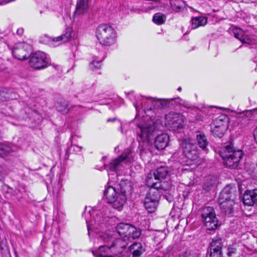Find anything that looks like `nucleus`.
Wrapping results in <instances>:
<instances>
[{
    "label": "nucleus",
    "instance_id": "nucleus-1",
    "mask_svg": "<svg viewBox=\"0 0 257 257\" xmlns=\"http://www.w3.org/2000/svg\"><path fill=\"white\" fill-rule=\"evenodd\" d=\"M100 242L107 244V245H101L97 249L92 251L95 257H128V247L127 241L122 239L114 240L112 235L102 232L98 238Z\"/></svg>",
    "mask_w": 257,
    "mask_h": 257
},
{
    "label": "nucleus",
    "instance_id": "nucleus-2",
    "mask_svg": "<svg viewBox=\"0 0 257 257\" xmlns=\"http://www.w3.org/2000/svg\"><path fill=\"white\" fill-rule=\"evenodd\" d=\"M128 181L121 179L115 187L109 186L104 190V195L108 203L114 209H122L127 200Z\"/></svg>",
    "mask_w": 257,
    "mask_h": 257
},
{
    "label": "nucleus",
    "instance_id": "nucleus-3",
    "mask_svg": "<svg viewBox=\"0 0 257 257\" xmlns=\"http://www.w3.org/2000/svg\"><path fill=\"white\" fill-rule=\"evenodd\" d=\"M220 155L224 161L226 167L235 169L238 165L243 153L241 150L235 149L231 142H229L221 148Z\"/></svg>",
    "mask_w": 257,
    "mask_h": 257
},
{
    "label": "nucleus",
    "instance_id": "nucleus-4",
    "mask_svg": "<svg viewBox=\"0 0 257 257\" xmlns=\"http://www.w3.org/2000/svg\"><path fill=\"white\" fill-rule=\"evenodd\" d=\"M236 192L235 188L232 187L230 185H228L220 194L218 202L220 209L226 215L230 216L233 212L235 205L234 199Z\"/></svg>",
    "mask_w": 257,
    "mask_h": 257
},
{
    "label": "nucleus",
    "instance_id": "nucleus-5",
    "mask_svg": "<svg viewBox=\"0 0 257 257\" xmlns=\"http://www.w3.org/2000/svg\"><path fill=\"white\" fill-rule=\"evenodd\" d=\"M96 36L100 43L104 46H110L115 43L117 35L114 29L107 24H101L96 30Z\"/></svg>",
    "mask_w": 257,
    "mask_h": 257
},
{
    "label": "nucleus",
    "instance_id": "nucleus-6",
    "mask_svg": "<svg viewBox=\"0 0 257 257\" xmlns=\"http://www.w3.org/2000/svg\"><path fill=\"white\" fill-rule=\"evenodd\" d=\"M146 185L151 188L150 191L158 190L162 193V191H167L171 187L170 184L166 181H160L154 171L149 173L146 180Z\"/></svg>",
    "mask_w": 257,
    "mask_h": 257
},
{
    "label": "nucleus",
    "instance_id": "nucleus-7",
    "mask_svg": "<svg viewBox=\"0 0 257 257\" xmlns=\"http://www.w3.org/2000/svg\"><path fill=\"white\" fill-rule=\"evenodd\" d=\"M180 147L185 157L188 159V164L198 159V150L196 146L190 139H184L180 144Z\"/></svg>",
    "mask_w": 257,
    "mask_h": 257
},
{
    "label": "nucleus",
    "instance_id": "nucleus-8",
    "mask_svg": "<svg viewBox=\"0 0 257 257\" xmlns=\"http://www.w3.org/2000/svg\"><path fill=\"white\" fill-rule=\"evenodd\" d=\"M201 216L202 221L208 230H212L216 228L218 219L213 207L209 206L204 207L203 209Z\"/></svg>",
    "mask_w": 257,
    "mask_h": 257
},
{
    "label": "nucleus",
    "instance_id": "nucleus-9",
    "mask_svg": "<svg viewBox=\"0 0 257 257\" xmlns=\"http://www.w3.org/2000/svg\"><path fill=\"white\" fill-rule=\"evenodd\" d=\"M165 120L166 125L174 131L184 125V117L179 113L170 112L165 115Z\"/></svg>",
    "mask_w": 257,
    "mask_h": 257
},
{
    "label": "nucleus",
    "instance_id": "nucleus-10",
    "mask_svg": "<svg viewBox=\"0 0 257 257\" xmlns=\"http://www.w3.org/2000/svg\"><path fill=\"white\" fill-rule=\"evenodd\" d=\"M29 64L31 67L35 69H41L47 67L49 61L45 53L38 51L30 57Z\"/></svg>",
    "mask_w": 257,
    "mask_h": 257
},
{
    "label": "nucleus",
    "instance_id": "nucleus-11",
    "mask_svg": "<svg viewBox=\"0 0 257 257\" xmlns=\"http://www.w3.org/2000/svg\"><path fill=\"white\" fill-rule=\"evenodd\" d=\"M31 52V46L25 42L16 44L12 50L14 57L20 60L27 59Z\"/></svg>",
    "mask_w": 257,
    "mask_h": 257
},
{
    "label": "nucleus",
    "instance_id": "nucleus-12",
    "mask_svg": "<svg viewBox=\"0 0 257 257\" xmlns=\"http://www.w3.org/2000/svg\"><path fill=\"white\" fill-rule=\"evenodd\" d=\"M128 161V153H125L117 158L112 160L108 164H104V169L107 171L121 170L123 165H126Z\"/></svg>",
    "mask_w": 257,
    "mask_h": 257
},
{
    "label": "nucleus",
    "instance_id": "nucleus-13",
    "mask_svg": "<svg viewBox=\"0 0 257 257\" xmlns=\"http://www.w3.org/2000/svg\"><path fill=\"white\" fill-rule=\"evenodd\" d=\"M161 193L158 190L150 191L145 198L144 206L149 212H153L156 209Z\"/></svg>",
    "mask_w": 257,
    "mask_h": 257
},
{
    "label": "nucleus",
    "instance_id": "nucleus-14",
    "mask_svg": "<svg viewBox=\"0 0 257 257\" xmlns=\"http://www.w3.org/2000/svg\"><path fill=\"white\" fill-rule=\"evenodd\" d=\"M222 239L219 237H215L212 239L209 245L210 257H222Z\"/></svg>",
    "mask_w": 257,
    "mask_h": 257
},
{
    "label": "nucleus",
    "instance_id": "nucleus-15",
    "mask_svg": "<svg viewBox=\"0 0 257 257\" xmlns=\"http://www.w3.org/2000/svg\"><path fill=\"white\" fill-rule=\"evenodd\" d=\"M138 127L140 130V137L143 141L150 140V137L156 129L154 123L150 121L146 124H139Z\"/></svg>",
    "mask_w": 257,
    "mask_h": 257
},
{
    "label": "nucleus",
    "instance_id": "nucleus-16",
    "mask_svg": "<svg viewBox=\"0 0 257 257\" xmlns=\"http://www.w3.org/2000/svg\"><path fill=\"white\" fill-rule=\"evenodd\" d=\"M72 32L73 30L72 28H67L64 34L58 37L50 39V45L53 46H56L68 42L72 37Z\"/></svg>",
    "mask_w": 257,
    "mask_h": 257
},
{
    "label": "nucleus",
    "instance_id": "nucleus-17",
    "mask_svg": "<svg viewBox=\"0 0 257 257\" xmlns=\"http://www.w3.org/2000/svg\"><path fill=\"white\" fill-rule=\"evenodd\" d=\"M243 203L248 206L257 203V189L246 191L243 196Z\"/></svg>",
    "mask_w": 257,
    "mask_h": 257
},
{
    "label": "nucleus",
    "instance_id": "nucleus-18",
    "mask_svg": "<svg viewBox=\"0 0 257 257\" xmlns=\"http://www.w3.org/2000/svg\"><path fill=\"white\" fill-rule=\"evenodd\" d=\"M169 141V137L166 134H161L155 138L154 145L157 150H163L168 146Z\"/></svg>",
    "mask_w": 257,
    "mask_h": 257
},
{
    "label": "nucleus",
    "instance_id": "nucleus-19",
    "mask_svg": "<svg viewBox=\"0 0 257 257\" xmlns=\"http://www.w3.org/2000/svg\"><path fill=\"white\" fill-rule=\"evenodd\" d=\"M88 8V0H77L74 16L83 15L87 12Z\"/></svg>",
    "mask_w": 257,
    "mask_h": 257
},
{
    "label": "nucleus",
    "instance_id": "nucleus-20",
    "mask_svg": "<svg viewBox=\"0 0 257 257\" xmlns=\"http://www.w3.org/2000/svg\"><path fill=\"white\" fill-rule=\"evenodd\" d=\"M227 122V118L225 116H220L213 121L211 128H219L221 132H226L228 127Z\"/></svg>",
    "mask_w": 257,
    "mask_h": 257
},
{
    "label": "nucleus",
    "instance_id": "nucleus-21",
    "mask_svg": "<svg viewBox=\"0 0 257 257\" xmlns=\"http://www.w3.org/2000/svg\"><path fill=\"white\" fill-rule=\"evenodd\" d=\"M116 229L117 233L121 237L117 239L126 240L127 241V247H128V236L127 235V232L128 231V224L121 222L117 224Z\"/></svg>",
    "mask_w": 257,
    "mask_h": 257
},
{
    "label": "nucleus",
    "instance_id": "nucleus-22",
    "mask_svg": "<svg viewBox=\"0 0 257 257\" xmlns=\"http://www.w3.org/2000/svg\"><path fill=\"white\" fill-rule=\"evenodd\" d=\"M145 251V248L140 242H135L130 246V253L132 257H140Z\"/></svg>",
    "mask_w": 257,
    "mask_h": 257
},
{
    "label": "nucleus",
    "instance_id": "nucleus-23",
    "mask_svg": "<svg viewBox=\"0 0 257 257\" xmlns=\"http://www.w3.org/2000/svg\"><path fill=\"white\" fill-rule=\"evenodd\" d=\"M142 106V108L144 111L146 110H151L153 109V98H145L142 97L141 102L139 103ZM137 111H138L139 103H134Z\"/></svg>",
    "mask_w": 257,
    "mask_h": 257
},
{
    "label": "nucleus",
    "instance_id": "nucleus-24",
    "mask_svg": "<svg viewBox=\"0 0 257 257\" xmlns=\"http://www.w3.org/2000/svg\"><path fill=\"white\" fill-rule=\"evenodd\" d=\"M256 110H257V108L240 112L237 116L238 121L242 122V123L247 122L250 120L253 115V112Z\"/></svg>",
    "mask_w": 257,
    "mask_h": 257
},
{
    "label": "nucleus",
    "instance_id": "nucleus-25",
    "mask_svg": "<svg viewBox=\"0 0 257 257\" xmlns=\"http://www.w3.org/2000/svg\"><path fill=\"white\" fill-rule=\"evenodd\" d=\"M16 149L13 145L0 143V157L3 158L9 153L15 151Z\"/></svg>",
    "mask_w": 257,
    "mask_h": 257
},
{
    "label": "nucleus",
    "instance_id": "nucleus-26",
    "mask_svg": "<svg viewBox=\"0 0 257 257\" xmlns=\"http://www.w3.org/2000/svg\"><path fill=\"white\" fill-rule=\"evenodd\" d=\"M192 29H195L200 26H205L207 22V20L204 17L193 18L191 20Z\"/></svg>",
    "mask_w": 257,
    "mask_h": 257
},
{
    "label": "nucleus",
    "instance_id": "nucleus-27",
    "mask_svg": "<svg viewBox=\"0 0 257 257\" xmlns=\"http://www.w3.org/2000/svg\"><path fill=\"white\" fill-rule=\"evenodd\" d=\"M2 190L5 195V197L7 198L11 197L12 196H16L20 192V190L18 189H13L6 184L2 186Z\"/></svg>",
    "mask_w": 257,
    "mask_h": 257
},
{
    "label": "nucleus",
    "instance_id": "nucleus-28",
    "mask_svg": "<svg viewBox=\"0 0 257 257\" xmlns=\"http://www.w3.org/2000/svg\"><path fill=\"white\" fill-rule=\"evenodd\" d=\"M217 184V178L213 176L207 179L205 181L203 189L207 191H209L215 188Z\"/></svg>",
    "mask_w": 257,
    "mask_h": 257
},
{
    "label": "nucleus",
    "instance_id": "nucleus-29",
    "mask_svg": "<svg viewBox=\"0 0 257 257\" xmlns=\"http://www.w3.org/2000/svg\"><path fill=\"white\" fill-rule=\"evenodd\" d=\"M57 110L63 114H66L69 111L68 103L67 101L61 99L56 105Z\"/></svg>",
    "mask_w": 257,
    "mask_h": 257
},
{
    "label": "nucleus",
    "instance_id": "nucleus-30",
    "mask_svg": "<svg viewBox=\"0 0 257 257\" xmlns=\"http://www.w3.org/2000/svg\"><path fill=\"white\" fill-rule=\"evenodd\" d=\"M154 172L160 181H162L161 180L165 178L169 174L167 168L163 166L157 168V169L154 171Z\"/></svg>",
    "mask_w": 257,
    "mask_h": 257
},
{
    "label": "nucleus",
    "instance_id": "nucleus-31",
    "mask_svg": "<svg viewBox=\"0 0 257 257\" xmlns=\"http://www.w3.org/2000/svg\"><path fill=\"white\" fill-rule=\"evenodd\" d=\"M0 253L2 257H10V253L7 246V240L3 239L0 242Z\"/></svg>",
    "mask_w": 257,
    "mask_h": 257
},
{
    "label": "nucleus",
    "instance_id": "nucleus-32",
    "mask_svg": "<svg viewBox=\"0 0 257 257\" xmlns=\"http://www.w3.org/2000/svg\"><path fill=\"white\" fill-rule=\"evenodd\" d=\"M196 140L199 146L203 149L206 148L208 143L206 136L200 132L196 135Z\"/></svg>",
    "mask_w": 257,
    "mask_h": 257
},
{
    "label": "nucleus",
    "instance_id": "nucleus-33",
    "mask_svg": "<svg viewBox=\"0 0 257 257\" xmlns=\"http://www.w3.org/2000/svg\"><path fill=\"white\" fill-rule=\"evenodd\" d=\"M168 106L167 99H156L153 98V109L166 108Z\"/></svg>",
    "mask_w": 257,
    "mask_h": 257
},
{
    "label": "nucleus",
    "instance_id": "nucleus-34",
    "mask_svg": "<svg viewBox=\"0 0 257 257\" xmlns=\"http://www.w3.org/2000/svg\"><path fill=\"white\" fill-rule=\"evenodd\" d=\"M141 235V230L130 224V237L133 239L139 238Z\"/></svg>",
    "mask_w": 257,
    "mask_h": 257
},
{
    "label": "nucleus",
    "instance_id": "nucleus-35",
    "mask_svg": "<svg viewBox=\"0 0 257 257\" xmlns=\"http://www.w3.org/2000/svg\"><path fill=\"white\" fill-rule=\"evenodd\" d=\"M166 18V16L164 14L158 13L154 15L153 21L157 25H162L165 23Z\"/></svg>",
    "mask_w": 257,
    "mask_h": 257
},
{
    "label": "nucleus",
    "instance_id": "nucleus-36",
    "mask_svg": "<svg viewBox=\"0 0 257 257\" xmlns=\"http://www.w3.org/2000/svg\"><path fill=\"white\" fill-rule=\"evenodd\" d=\"M28 113L30 114V118L33 119L34 121L38 123L41 122L42 117L37 111L29 110Z\"/></svg>",
    "mask_w": 257,
    "mask_h": 257
},
{
    "label": "nucleus",
    "instance_id": "nucleus-37",
    "mask_svg": "<svg viewBox=\"0 0 257 257\" xmlns=\"http://www.w3.org/2000/svg\"><path fill=\"white\" fill-rule=\"evenodd\" d=\"M232 32L234 37L239 40H240L241 38L244 37V32L240 28H234L232 30Z\"/></svg>",
    "mask_w": 257,
    "mask_h": 257
},
{
    "label": "nucleus",
    "instance_id": "nucleus-38",
    "mask_svg": "<svg viewBox=\"0 0 257 257\" xmlns=\"http://www.w3.org/2000/svg\"><path fill=\"white\" fill-rule=\"evenodd\" d=\"M100 61H96L95 60H93L89 63V69L92 71L95 70V69H99L101 67Z\"/></svg>",
    "mask_w": 257,
    "mask_h": 257
},
{
    "label": "nucleus",
    "instance_id": "nucleus-39",
    "mask_svg": "<svg viewBox=\"0 0 257 257\" xmlns=\"http://www.w3.org/2000/svg\"><path fill=\"white\" fill-rule=\"evenodd\" d=\"M179 257H199V254L192 251H186L181 254Z\"/></svg>",
    "mask_w": 257,
    "mask_h": 257
},
{
    "label": "nucleus",
    "instance_id": "nucleus-40",
    "mask_svg": "<svg viewBox=\"0 0 257 257\" xmlns=\"http://www.w3.org/2000/svg\"><path fill=\"white\" fill-rule=\"evenodd\" d=\"M212 132L214 136L221 138L223 136L225 132H221L219 128H211Z\"/></svg>",
    "mask_w": 257,
    "mask_h": 257
},
{
    "label": "nucleus",
    "instance_id": "nucleus-41",
    "mask_svg": "<svg viewBox=\"0 0 257 257\" xmlns=\"http://www.w3.org/2000/svg\"><path fill=\"white\" fill-rule=\"evenodd\" d=\"M240 41L243 43L249 44L250 43V40L248 37L245 35H244V37H243Z\"/></svg>",
    "mask_w": 257,
    "mask_h": 257
},
{
    "label": "nucleus",
    "instance_id": "nucleus-42",
    "mask_svg": "<svg viewBox=\"0 0 257 257\" xmlns=\"http://www.w3.org/2000/svg\"><path fill=\"white\" fill-rule=\"evenodd\" d=\"M70 149L74 151L79 152L82 149V147L76 145H72L70 147Z\"/></svg>",
    "mask_w": 257,
    "mask_h": 257
},
{
    "label": "nucleus",
    "instance_id": "nucleus-43",
    "mask_svg": "<svg viewBox=\"0 0 257 257\" xmlns=\"http://www.w3.org/2000/svg\"><path fill=\"white\" fill-rule=\"evenodd\" d=\"M24 33V29L23 28H19L17 30V34L19 36L22 35Z\"/></svg>",
    "mask_w": 257,
    "mask_h": 257
},
{
    "label": "nucleus",
    "instance_id": "nucleus-44",
    "mask_svg": "<svg viewBox=\"0 0 257 257\" xmlns=\"http://www.w3.org/2000/svg\"><path fill=\"white\" fill-rule=\"evenodd\" d=\"M253 136L254 140L257 144V127L254 130Z\"/></svg>",
    "mask_w": 257,
    "mask_h": 257
},
{
    "label": "nucleus",
    "instance_id": "nucleus-45",
    "mask_svg": "<svg viewBox=\"0 0 257 257\" xmlns=\"http://www.w3.org/2000/svg\"><path fill=\"white\" fill-rule=\"evenodd\" d=\"M86 223H87V229H88V234H89V231H90V230L91 229V227L90 226L91 225H92V223H90V224L88 223L87 221H86Z\"/></svg>",
    "mask_w": 257,
    "mask_h": 257
},
{
    "label": "nucleus",
    "instance_id": "nucleus-46",
    "mask_svg": "<svg viewBox=\"0 0 257 257\" xmlns=\"http://www.w3.org/2000/svg\"><path fill=\"white\" fill-rule=\"evenodd\" d=\"M115 118H108L107 119V122H111V121H113L115 120Z\"/></svg>",
    "mask_w": 257,
    "mask_h": 257
},
{
    "label": "nucleus",
    "instance_id": "nucleus-47",
    "mask_svg": "<svg viewBox=\"0 0 257 257\" xmlns=\"http://www.w3.org/2000/svg\"><path fill=\"white\" fill-rule=\"evenodd\" d=\"M234 253V251H229L228 252H227V254L228 256H231L232 255V253Z\"/></svg>",
    "mask_w": 257,
    "mask_h": 257
},
{
    "label": "nucleus",
    "instance_id": "nucleus-48",
    "mask_svg": "<svg viewBox=\"0 0 257 257\" xmlns=\"http://www.w3.org/2000/svg\"><path fill=\"white\" fill-rule=\"evenodd\" d=\"M179 91H180L181 90V87H179L178 89H177Z\"/></svg>",
    "mask_w": 257,
    "mask_h": 257
},
{
    "label": "nucleus",
    "instance_id": "nucleus-49",
    "mask_svg": "<svg viewBox=\"0 0 257 257\" xmlns=\"http://www.w3.org/2000/svg\"><path fill=\"white\" fill-rule=\"evenodd\" d=\"M78 106L79 107H82L81 105H78Z\"/></svg>",
    "mask_w": 257,
    "mask_h": 257
},
{
    "label": "nucleus",
    "instance_id": "nucleus-50",
    "mask_svg": "<svg viewBox=\"0 0 257 257\" xmlns=\"http://www.w3.org/2000/svg\"><path fill=\"white\" fill-rule=\"evenodd\" d=\"M1 199H2V197H1V196L0 195V200H1Z\"/></svg>",
    "mask_w": 257,
    "mask_h": 257
},
{
    "label": "nucleus",
    "instance_id": "nucleus-51",
    "mask_svg": "<svg viewBox=\"0 0 257 257\" xmlns=\"http://www.w3.org/2000/svg\"><path fill=\"white\" fill-rule=\"evenodd\" d=\"M94 223L96 224V220H94Z\"/></svg>",
    "mask_w": 257,
    "mask_h": 257
}]
</instances>
